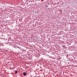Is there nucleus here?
<instances>
[{
	"mask_svg": "<svg viewBox=\"0 0 77 77\" xmlns=\"http://www.w3.org/2000/svg\"><path fill=\"white\" fill-rule=\"evenodd\" d=\"M15 74H17V72H18L17 71H15Z\"/></svg>",
	"mask_w": 77,
	"mask_h": 77,
	"instance_id": "obj_2",
	"label": "nucleus"
},
{
	"mask_svg": "<svg viewBox=\"0 0 77 77\" xmlns=\"http://www.w3.org/2000/svg\"><path fill=\"white\" fill-rule=\"evenodd\" d=\"M23 75H26V72H24L23 73Z\"/></svg>",
	"mask_w": 77,
	"mask_h": 77,
	"instance_id": "obj_1",
	"label": "nucleus"
},
{
	"mask_svg": "<svg viewBox=\"0 0 77 77\" xmlns=\"http://www.w3.org/2000/svg\"><path fill=\"white\" fill-rule=\"evenodd\" d=\"M46 6H47V5H46Z\"/></svg>",
	"mask_w": 77,
	"mask_h": 77,
	"instance_id": "obj_4",
	"label": "nucleus"
},
{
	"mask_svg": "<svg viewBox=\"0 0 77 77\" xmlns=\"http://www.w3.org/2000/svg\"><path fill=\"white\" fill-rule=\"evenodd\" d=\"M46 6H47V5H46Z\"/></svg>",
	"mask_w": 77,
	"mask_h": 77,
	"instance_id": "obj_3",
	"label": "nucleus"
}]
</instances>
